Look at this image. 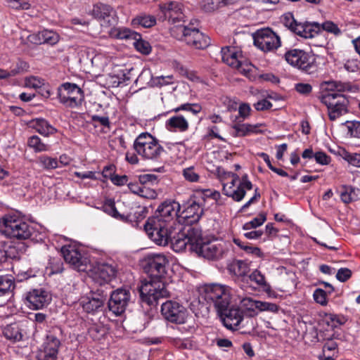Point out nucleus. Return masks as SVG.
Listing matches in <instances>:
<instances>
[{
  "label": "nucleus",
  "mask_w": 360,
  "mask_h": 360,
  "mask_svg": "<svg viewBox=\"0 0 360 360\" xmlns=\"http://www.w3.org/2000/svg\"><path fill=\"white\" fill-rule=\"evenodd\" d=\"M181 206L176 201H165L158 208L155 215L149 217L144 224L148 236L157 245H165L178 226Z\"/></svg>",
  "instance_id": "obj_1"
},
{
  "label": "nucleus",
  "mask_w": 360,
  "mask_h": 360,
  "mask_svg": "<svg viewBox=\"0 0 360 360\" xmlns=\"http://www.w3.org/2000/svg\"><path fill=\"white\" fill-rule=\"evenodd\" d=\"M202 296L207 302L213 303L217 312L224 311L232 304H237L240 299L235 289L217 283L205 285L202 290Z\"/></svg>",
  "instance_id": "obj_2"
},
{
  "label": "nucleus",
  "mask_w": 360,
  "mask_h": 360,
  "mask_svg": "<svg viewBox=\"0 0 360 360\" xmlns=\"http://www.w3.org/2000/svg\"><path fill=\"white\" fill-rule=\"evenodd\" d=\"M32 228L18 213H11L0 219V232L6 237L18 240L29 238Z\"/></svg>",
  "instance_id": "obj_3"
},
{
  "label": "nucleus",
  "mask_w": 360,
  "mask_h": 360,
  "mask_svg": "<svg viewBox=\"0 0 360 360\" xmlns=\"http://www.w3.org/2000/svg\"><path fill=\"white\" fill-rule=\"evenodd\" d=\"M225 176L221 180L223 193L234 201L240 202L246 192L252 189L253 185L247 174L243 175L241 179L232 172L226 173Z\"/></svg>",
  "instance_id": "obj_4"
},
{
  "label": "nucleus",
  "mask_w": 360,
  "mask_h": 360,
  "mask_svg": "<svg viewBox=\"0 0 360 360\" xmlns=\"http://www.w3.org/2000/svg\"><path fill=\"white\" fill-rule=\"evenodd\" d=\"M178 227L164 246L170 243L172 248L176 252H181L187 248L190 251L194 252V246L200 239V231L194 227L183 228L182 225Z\"/></svg>",
  "instance_id": "obj_5"
},
{
  "label": "nucleus",
  "mask_w": 360,
  "mask_h": 360,
  "mask_svg": "<svg viewBox=\"0 0 360 360\" xmlns=\"http://www.w3.org/2000/svg\"><path fill=\"white\" fill-rule=\"evenodd\" d=\"M139 292L141 301L149 306H155L159 299L169 297L165 283L158 278H149L143 281Z\"/></svg>",
  "instance_id": "obj_6"
},
{
  "label": "nucleus",
  "mask_w": 360,
  "mask_h": 360,
  "mask_svg": "<svg viewBox=\"0 0 360 360\" xmlns=\"http://www.w3.org/2000/svg\"><path fill=\"white\" fill-rule=\"evenodd\" d=\"M133 147L137 154L146 160H158L164 152L158 141L148 132L140 134L136 138Z\"/></svg>",
  "instance_id": "obj_7"
},
{
  "label": "nucleus",
  "mask_w": 360,
  "mask_h": 360,
  "mask_svg": "<svg viewBox=\"0 0 360 360\" xmlns=\"http://www.w3.org/2000/svg\"><path fill=\"white\" fill-rule=\"evenodd\" d=\"M321 101L326 105L329 119L335 120L348 112L349 101L342 94L336 91H326L320 97Z\"/></svg>",
  "instance_id": "obj_8"
},
{
  "label": "nucleus",
  "mask_w": 360,
  "mask_h": 360,
  "mask_svg": "<svg viewBox=\"0 0 360 360\" xmlns=\"http://www.w3.org/2000/svg\"><path fill=\"white\" fill-rule=\"evenodd\" d=\"M61 252L65 261L78 271H86L91 267L86 253L76 244L64 245Z\"/></svg>",
  "instance_id": "obj_9"
},
{
  "label": "nucleus",
  "mask_w": 360,
  "mask_h": 360,
  "mask_svg": "<svg viewBox=\"0 0 360 360\" xmlns=\"http://www.w3.org/2000/svg\"><path fill=\"white\" fill-rule=\"evenodd\" d=\"M58 97L60 103L70 108L81 105L84 98L81 88L69 82L64 83L58 88Z\"/></svg>",
  "instance_id": "obj_10"
},
{
  "label": "nucleus",
  "mask_w": 360,
  "mask_h": 360,
  "mask_svg": "<svg viewBox=\"0 0 360 360\" xmlns=\"http://www.w3.org/2000/svg\"><path fill=\"white\" fill-rule=\"evenodd\" d=\"M253 39L254 44L264 52L274 51L281 45L280 37L269 28L257 30Z\"/></svg>",
  "instance_id": "obj_11"
},
{
  "label": "nucleus",
  "mask_w": 360,
  "mask_h": 360,
  "mask_svg": "<svg viewBox=\"0 0 360 360\" xmlns=\"http://www.w3.org/2000/svg\"><path fill=\"white\" fill-rule=\"evenodd\" d=\"M195 252L198 256L209 260H217L223 257L225 253L224 245L221 242L203 243L202 234L200 239L194 246Z\"/></svg>",
  "instance_id": "obj_12"
},
{
  "label": "nucleus",
  "mask_w": 360,
  "mask_h": 360,
  "mask_svg": "<svg viewBox=\"0 0 360 360\" xmlns=\"http://www.w3.org/2000/svg\"><path fill=\"white\" fill-rule=\"evenodd\" d=\"M221 60L230 68H243L252 65L249 58L244 56L240 49L236 46H225L221 50Z\"/></svg>",
  "instance_id": "obj_13"
},
{
  "label": "nucleus",
  "mask_w": 360,
  "mask_h": 360,
  "mask_svg": "<svg viewBox=\"0 0 360 360\" xmlns=\"http://www.w3.org/2000/svg\"><path fill=\"white\" fill-rule=\"evenodd\" d=\"M161 313L166 320L176 324L184 323L188 316L187 309L179 302L172 300L162 304Z\"/></svg>",
  "instance_id": "obj_14"
},
{
  "label": "nucleus",
  "mask_w": 360,
  "mask_h": 360,
  "mask_svg": "<svg viewBox=\"0 0 360 360\" xmlns=\"http://www.w3.org/2000/svg\"><path fill=\"white\" fill-rule=\"evenodd\" d=\"M116 274V266L105 262H98L91 269L92 279L100 285L109 283L115 278Z\"/></svg>",
  "instance_id": "obj_15"
},
{
  "label": "nucleus",
  "mask_w": 360,
  "mask_h": 360,
  "mask_svg": "<svg viewBox=\"0 0 360 360\" xmlns=\"http://www.w3.org/2000/svg\"><path fill=\"white\" fill-rule=\"evenodd\" d=\"M179 30L182 32V40L195 49H203L210 44V38L200 32L196 28L180 27Z\"/></svg>",
  "instance_id": "obj_16"
},
{
  "label": "nucleus",
  "mask_w": 360,
  "mask_h": 360,
  "mask_svg": "<svg viewBox=\"0 0 360 360\" xmlns=\"http://www.w3.org/2000/svg\"><path fill=\"white\" fill-rule=\"evenodd\" d=\"M131 294L129 290L124 288H118L110 294L108 301V308L116 316L122 314L130 301Z\"/></svg>",
  "instance_id": "obj_17"
},
{
  "label": "nucleus",
  "mask_w": 360,
  "mask_h": 360,
  "mask_svg": "<svg viewBox=\"0 0 360 360\" xmlns=\"http://www.w3.org/2000/svg\"><path fill=\"white\" fill-rule=\"evenodd\" d=\"M108 295L105 290L98 289L96 292H91L89 295L82 297L80 305L87 313H94L103 306Z\"/></svg>",
  "instance_id": "obj_18"
},
{
  "label": "nucleus",
  "mask_w": 360,
  "mask_h": 360,
  "mask_svg": "<svg viewBox=\"0 0 360 360\" xmlns=\"http://www.w3.org/2000/svg\"><path fill=\"white\" fill-rule=\"evenodd\" d=\"M25 299L30 309L37 310L43 309L50 303L51 295L44 289H34L26 294Z\"/></svg>",
  "instance_id": "obj_19"
},
{
  "label": "nucleus",
  "mask_w": 360,
  "mask_h": 360,
  "mask_svg": "<svg viewBox=\"0 0 360 360\" xmlns=\"http://www.w3.org/2000/svg\"><path fill=\"white\" fill-rule=\"evenodd\" d=\"M236 304L227 307L223 311H218L224 326L231 330H234L243 319V312Z\"/></svg>",
  "instance_id": "obj_20"
},
{
  "label": "nucleus",
  "mask_w": 360,
  "mask_h": 360,
  "mask_svg": "<svg viewBox=\"0 0 360 360\" xmlns=\"http://www.w3.org/2000/svg\"><path fill=\"white\" fill-rule=\"evenodd\" d=\"M285 60L291 66L297 68H309L310 60H314L313 56H309L300 49H291L284 55Z\"/></svg>",
  "instance_id": "obj_21"
},
{
  "label": "nucleus",
  "mask_w": 360,
  "mask_h": 360,
  "mask_svg": "<svg viewBox=\"0 0 360 360\" xmlns=\"http://www.w3.org/2000/svg\"><path fill=\"white\" fill-rule=\"evenodd\" d=\"M160 12L163 15V19L176 22L184 20V6L181 3L171 1L168 4L160 5Z\"/></svg>",
  "instance_id": "obj_22"
},
{
  "label": "nucleus",
  "mask_w": 360,
  "mask_h": 360,
  "mask_svg": "<svg viewBox=\"0 0 360 360\" xmlns=\"http://www.w3.org/2000/svg\"><path fill=\"white\" fill-rule=\"evenodd\" d=\"M203 210L200 205L195 201H191L178 217L179 223L187 225L196 223L200 219Z\"/></svg>",
  "instance_id": "obj_23"
},
{
  "label": "nucleus",
  "mask_w": 360,
  "mask_h": 360,
  "mask_svg": "<svg viewBox=\"0 0 360 360\" xmlns=\"http://www.w3.org/2000/svg\"><path fill=\"white\" fill-rule=\"evenodd\" d=\"M168 264V259L162 254L153 255L149 259V271L150 277L153 278L161 279L166 274V265Z\"/></svg>",
  "instance_id": "obj_24"
},
{
  "label": "nucleus",
  "mask_w": 360,
  "mask_h": 360,
  "mask_svg": "<svg viewBox=\"0 0 360 360\" xmlns=\"http://www.w3.org/2000/svg\"><path fill=\"white\" fill-rule=\"evenodd\" d=\"M60 345V340L53 335L46 336L44 343V351L41 360H56L58 348Z\"/></svg>",
  "instance_id": "obj_25"
},
{
  "label": "nucleus",
  "mask_w": 360,
  "mask_h": 360,
  "mask_svg": "<svg viewBox=\"0 0 360 360\" xmlns=\"http://www.w3.org/2000/svg\"><path fill=\"white\" fill-rule=\"evenodd\" d=\"M112 11L111 6L104 4H98L94 6L91 14L95 18L101 21V26L108 27L110 25V18Z\"/></svg>",
  "instance_id": "obj_26"
},
{
  "label": "nucleus",
  "mask_w": 360,
  "mask_h": 360,
  "mask_svg": "<svg viewBox=\"0 0 360 360\" xmlns=\"http://www.w3.org/2000/svg\"><path fill=\"white\" fill-rule=\"evenodd\" d=\"M261 126V124H251L248 123H236L232 126L233 131L231 134L234 137H239L245 136L250 134L261 133L262 130L259 129Z\"/></svg>",
  "instance_id": "obj_27"
},
{
  "label": "nucleus",
  "mask_w": 360,
  "mask_h": 360,
  "mask_svg": "<svg viewBox=\"0 0 360 360\" xmlns=\"http://www.w3.org/2000/svg\"><path fill=\"white\" fill-rule=\"evenodd\" d=\"M30 127L44 136H49L56 132V128L43 118H36L30 121Z\"/></svg>",
  "instance_id": "obj_28"
},
{
  "label": "nucleus",
  "mask_w": 360,
  "mask_h": 360,
  "mask_svg": "<svg viewBox=\"0 0 360 360\" xmlns=\"http://www.w3.org/2000/svg\"><path fill=\"white\" fill-rule=\"evenodd\" d=\"M14 288V281L11 276H0V306L8 299Z\"/></svg>",
  "instance_id": "obj_29"
},
{
  "label": "nucleus",
  "mask_w": 360,
  "mask_h": 360,
  "mask_svg": "<svg viewBox=\"0 0 360 360\" xmlns=\"http://www.w3.org/2000/svg\"><path fill=\"white\" fill-rule=\"evenodd\" d=\"M240 73L253 82H262L263 81L271 82L274 84L279 82V79L271 73L258 75L255 72L256 69H240Z\"/></svg>",
  "instance_id": "obj_30"
},
{
  "label": "nucleus",
  "mask_w": 360,
  "mask_h": 360,
  "mask_svg": "<svg viewBox=\"0 0 360 360\" xmlns=\"http://www.w3.org/2000/svg\"><path fill=\"white\" fill-rule=\"evenodd\" d=\"M188 120L181 115L172 116L166 122V127L170 131L184 132L188 130Z\"/></svg>",
  "instance_id": "obj_31"
},
{
  "label": "nucleus",
  "mask_w": 360,
  "mask_h": 360,
  "mask_svg": "<svg viewBox=\"0 0 360 360\" xmlns=\"http://www.w3.org/2000/svg\"><path fill=\"white\" fill-rule=\"evenodd\" d=\"M109 34L112 38L122 40H134L139 37V33L125 27H113Z\"/></svg>",
  "instance_id": "obj_32"
},
{
  "label": "nucleus",
  "mask_w": 360,
  "mask_h": 360,
  "mask_svg": "<svg viewBox=\"0 0 360 360\" xmlns=\"http://www.w3.org/2000/svg\"><path fill=\"white\" fill-rule=\"evenodd\" d=\"M230 274L238 278H244L250 271L248 264L243 260L233 261L229 266Z\"/></svg>",
  "instance_id": "obj_33"
},
{
  "label": "nucleus",
  "mask_w": 360,
  "mask_h": 360,
  "mask_svg": "<svg viewBox=\"0 0 360 360\" xmlns=\"http://www.w3.org/2000/svg\"><path fill=\"white\" fill-rule=\"evenodd\" d=\"M316 28L318 27L316 24L299 23L297 27H295V33L303 38L311 39L317 34Z\"/></svg>",
  "instance_id": "obj_34"
},
{
  "label": "nucleus",
  "mask_w": 360,
  "mask_h": 360,
  "mask_svg": "<svg viewBox=\"0 0 360 360\" xmlns=\"http://www.w3.org/2000/svg\"><path fill=\"white\" fill-rule=\"evenodd\" d=\"M238 302L240 303L242 308L245 311L248 316L254 317L258 314V300H253L251 297L242 298L240 296V299L238 300Z\"/></svg>",
  "instance_id": "obj_35"
},
{
  "label": "nucleus",
  "mask_w": 360,
  "mask_h": 360,
  "mask_svg": "<svg viewBox=\"0 0 360 360\" xmlns=\"http://www.w3.org/2000/svg\"><path fill=\"white\" fill-rule=\"evenodd\" d=\"M358 191V189L352 186H342L340 192L341 200L345 204L357 200L359 199Z\"/></svg>",
  "instance_id": "obj_36"
},
{
  "label": "nucleus",
  "mask_w": 360,
  "mask_h": 360,
  "mask_svg": "<svg viewBox=\"0 0 360 360\" xmlns=\"http://www.w3.org/2000/svg\"><path fill=\"white\" fill-rule=\"evenodd\" d=\"M156 24V18L150 15H140L131 20L133 26L141 25L146 28H149Z\"/></svg>",
  "instance_id": "obj_37"
},
{
  "label": "nucleus",
  "mask_w": 360,
  "mask_h": 360,
  "mask_svg": "<svg viewBox=\"0 0 360 360\" xmlns=\"http://www.w3.org/2000/svg\"><path fill=\"white\" fill-rule=\"evenodd\" d=\"M182 175L186 181L191 183H198L200 180V171L194 166L184 168Z\"/></svg>",
  "instance_id": "obj_38"
},
{
  "label": "nucleus",
  "mask_w": 360,
  "mask_h": 360,
  "mask_svg": "<svg viewBox=\"0 0 360 360\" xmlns=\"http://www.w3.org/2000/svg\"><path fill=\"white\" fill-rule=\"evenodd\" d=\"M27 144L30 148L37 153L48 151L49 150V146L42 142L41 139L36 135L29 138Z\"/></svg>",
  "instance_id": "obj_39"
},
{
  "label": "nucleus",
  "mask_w": 360,
  "mask_h": 360,
  "mask_svg": "<svg viewBox=\"0 0 360 360\" xmlns=\"http://www.w3.org/2000/svg\"><path fill=\"white\" fill-rule=\"evenodd\" d=\"M4 334L7 339L14 341L20 340L22 338L19 327L15 323L6 326L4 329Z\"/></svg>",
  "instance_id": "obj_40"
},
{
  "label": "nucleus",
  "mask_w": 360,
  "mask_h": 360,
  "mask_svg": "<svg viewBox=\"0 0 360 360\" xmlns=\"http://www.w3.org/2000/svg\"><path fill=\"white\" fill-rule=\"evenodd\" d=\"M227 0H202L201 8L206 12H212L226 4Z\"/></svg>",
  "instance_id": "obj_41"
},
{
  "label": "nucleus",
  "mask_w": 360,
  "mask_h": 360,
  "mask_svg": "<svg viewBox=\"0 0 360 360\" xmlns=\"http://www.w3.org/2000/svg\"><path fill=\"white\" fill-rule=\"evenodd\" d=\"M39 165L44 169H53L59 167L58 161L56 158L46 155L40 156L38 159Z\"/></svg>",
  "instance_id": "obj_42"
},
{
  "label": "nucleus",
  "mask_w": 360,
  "mask_h": 360,
  "mask_svg": "<svg viewBox=\"0 0 360 360\" xmlns=\"http://www.w3.org/2000/svg\"><path fill=\"white\" fill-rule=\"evenodd\" d=\"M103 210L105 212H106L107 214L113 217L115 219H120L122 221L125 220V217L117 212L114 201L111 200H108L103 205Z\"/></svg>",
  "instance_id": "obj_43"
},
{
  "label": "nucleus",
  "mask_w": 360,
  "mask_h": 360,
  "mask_svg": "<svg viewBox=\"0 0 360 360\" xmlns=\"http://www.w3.org/2000/svg\"><path fill=\"white\" fill-rule=\"evenodd\" d=\"M134 40V46L139 52L145 55L149 54L150 53L151 46L150 44L148 41L142 39L140 34L139 37Z\"/></svg>",
  "instance_id": "obj_44"
},
{
  "label": "nucleus",
  "mask_w": 360,
  "mask_h": 360,
  "mask_svg": "<svg viewBox=\"0 0 360 360\" xmlns=\"http://www.w3.org/2000/svg\"><path fill=\"white\" fill-rule=\"evenodd\" d=\"M343 124L347 129V134L352 137L360 138V122L347 121Z\"/></svg>",
  "instance_id": "obj_45"
},
{
  "label": "nucleus",
  "mask_w": 360,
  "mask_h": 360,
  "mask_svg": "<svg viewBox=\"0 0 360 360\" xmlns=\"http://www.w3.org/2000/svg\"><path fill=\"white\" fill-rule=\"evenodd\" d=\"M266 220V214L264 213L259 214L257 217L252 219L251 221L246 222L243 226L244 230H250L252 229H256L258 226H262Z\"/></svg>",
  "instance_id": "obj_46"
},
{
  "label": "nucleus",
  "mask_w": 360,
  "mask_h": 360,
  "mask_svg": "<svg viewBox=\"0 0 360 360\" xmlns=\"http://www.w3.org/2000/svg\"><path fill=\"white\" fill-rule=\"evenodd\" d=\"M44 44H56L59 41V35L53 30H44L41 31Z\"/></svg>",
  "instance_id": "obj_47"
},
{
  "label": "nucleus",
  "mask_w": 360,
  "mask_h": 360,
  "mask_svg": "<svg viewBox=\"0 0 360 360\" xmlns=\"http://www.w3.org/2000/svg\"><path fill=\"white\" fill-rule=\"evenodd\" d=\"M202 110V107L198 103H184L179 107L172 110V111L177 112L180 110H185L192 112L193 115H197Z\"/></svg>",
  "instance_id": "obj_48"
},
{
  "label": "nucleus",
  "mask_w": 360,
  "mask_h": 360,
  "mask_svg": "<svg viewBox=\"0 0 360 360\" xmlns=\"http://www.w3.org/2000/svg\"><path fill=\"white\" fill-rule=\"evenodd\" d=\"M333 87H334L338 91H348L350 92H356L358 91V87L355 85H352L349 82H342L334 81L330 83Z\"/></svg>",
  "instance_id": "obj_49"
},
{
  "label": "nucleus",
  "mask_w": 360,
  "mask_h": 360,
  "mask_svg": "<svg viewBox=\"0 0 360 360\" xmlns=\"http://www.w3.org/2000/svg\"><path fill=\"white\" fill-rule=\"evenodd\" d=\"M8 6L15 10H28L31 4L27 0H6Z\"/></svg>",
  "instance_id": "obj_50"
},
{
  "label": "nucleus",
  "mask_w": 360,
  "mask_h": 360,
  "mask_svg": "<svg viewBox=\"0 0 360 360\" xmlns=\"http://www.w3.org/2000/svg\"><path fill=\"white\" fill-rule=\"evenodd\" d=\"M257 311L258 313L262 311L276 313L278 311V307L274 303L258 300Z\"/></svg>",
  "instance_id": "obj_51"
},
{
  "label": "nucleus",
  "mask_w": 360,
  "mask_h": 360,
  "mask_svg": "<svg viewBox=\"0 0 360 360\" xmlns=\"http://www.w3.org/2000/svg\"><path fill=\"white\" fill-rule=\"evenodd\" d=\"M282 22L293 32H295V27H297V25H299L291 13H286L283 15Z\"/></svg>",
  "instance_id": "obj_52"
},
{
  "label": "nucleus",
  "mask_w": 360,
  "mask_h": 360,
  "mask_svg": "<svg viewBox=\"0 0 360 360\" xmlns=\"http://www.w3.org/2000/svg\"><path fill=\"white\" fill-rule=\"evenodd\" d=\"M249 279L255 282L257 285L264 288L267 284L264 276L258 270L253 271L249 275Z\"/></svg>",
  "instance_id": "obj_53"
},
{
  "label": "nucleus",
  "mask_w": 360,
  "mask_h": 360,
  "mask_svg": "<svg viewBox=\"0 0 360 360\" xmlns=\"http://www.w3.org/2000/svg\"><path fill=\"white\" fill-rule=\"evenodd\" d=\"M326 297V292L321 288L316 289L313 294L314 300L322 306H325L328 303Z\"/></svg>",
  "instance_id": "obj_54"
},
{
  "label": "nucleus",
  "mask_w": 360,
  "mask_h": 360,
  "mask_svg": "<svg viewBox=\"0 0 360 360\" xmlns=\"http://www.w3.org/2000/svg\"><path fill=\"white\" fill-rule=\"evenodd\" d=\"M25 85L29 88L38 89L44 85V79L37 77H30L25 79Z\"/></svg>",
  "instance_id": "obj_55"
},
{
  "label": "nucleus",
  "mask_w": 360,
  "mask_h": 360,
  "mask_svg": "<svg viewBox=\"0 0 360 360\" xmlns=\"http://www.w3.org/2000/svg\"><path fill=\"white\" fill-rule=\"evenodd\" d=\"M323 30L334 34L335 35H340L341 31L338 26L331 21H326L322 24Z\"/></svg>",
  "instance_id": "obj_56"
},
{
  "label": "nucleus",
  "mask_w": 360,
  "mask_h": 360,
  "mask_svg": "<svg viewBox=\"0 0 360 360\" xmlns=\"http://www.w3.org/2000/svg\"><path fill=\"white\" fill-rule=\"evenodd\" d=\"M314 159L316 163L322 165H328L330 162V157L322 151L315 153Z\"/></svg>",
  "instance_id": "obj_57"
},
{
  "label": "nucleus",
  "mask_w": 360,
  "mask_h": 360,
  "mask_svg": "<svg viewBox=\"0 0 360 360\" xmlns=\"http://www.w3.org/2000/svg\"><path fill=\"white\" fill-rule=\"evenodd\" d=\"M345 160H347L349 164L360 167V154L359 153H346Z\"/></svg>",
  "instance_id": "obj_58"
},
{
  "label": "nucleus",
  "mask_w": 360,
  "mask_h": 360,
  "mask_svg": "<svg viewBox=\"0 0 360 360\" xmlns=\"http://www.w3.org/2000/svg\"><path fill=\"white\" fill-rule=\"evenodd\" d=\"M233 243L242 249H244L248 252H250L255 255H259L260 253V249L256 247H251L244 245L243 243L239 238H233Z\"/></svg>",
  "instance_id": "obj_59"
},
{
  "label": "nucleus",
  "mask_w": 360,
  "mask_h": 360,
  "mask_svg": "<svg viewBox=\"0 0 360 360\" xmlns=\"http://www.w3.org/2000/svg\"><path fill=\"white\" fill-rule=\"evenodd\" d=\"M352 276V271L350 269L347 268H341L340 269L337 274L336 278L338 281L341 282H345Z\"/></svg>",
  "instance_id": "obj_60"
},
{
  "label": "nucleus",
  "mask_w": 360,
  "mask_h": 360,
  "mask_svg": "<svg viewBox=\"0 0 360 360\" xmlns=\"http://www.w3.org/2000/svg\"><path fill=\"white\" fill-rule=\"evenodd\" d=\"M89 333L94 339L98 340L105 334V329L102 326L95 325L89 328Z\"/></svg>",
  "instance_id": "obj_61"
},
{
  "label": "nucleus",
  "mask_w": 360,
  "mask_h": 360,
  "mask_svg": "<svg viewBox=\"0 0 360 360\" xmlns=\"http://www.w3.org/2000/svg\"><path fill=\"white\" fill-rule=\"evenodd\" d=\"M172 79H173V77L172 75H168V76H165V77L161 75V76H158L155 78H153V83L155 85L163 86V85L172 84Z\"/></svg>",
  "instance_id": "obj_62"
},
{
  "label": "nucleus",
  "mask_w": 360,
  "mask_h": 360,
  "mask_svg": "<svg viewBox=\"0 0 360 360\" xmlns=\"http://www.w3.org/2000/svg\"><path fill=\"white\" fill-rule=\"evenodd\" d=\"M251 112L250 105L248 103H243L239 105L238 108V113L240 117H241L243 120L249 117Z\"/></svg>",
  "instance_id": "obj_63"
},
{
  "label": "nucleus",
  "mask_w": 360,
  "mask_h": 360,
  "mask_svg": "<svg viewBox=\"0 0 360 360\" xmlns=\"http://www.w3.org/2000/svg\"><path fill=\"white\" fill-rule=\"evenodd\" d=\"M27 41L34 44H44L43 37L41 36V31L36 33L30 34L27 37Z\"/></svg>",
  "instance_id": "obj_64"
}]
</instances>
